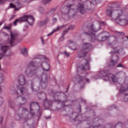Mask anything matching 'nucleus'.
<instances>
[{
	"label": "nucleus",
	"mask_w": 128,
	"mask_h": 128,
	"mask_svg": "<svg viewBox=\"0 0 128 128\" xmlns=\"http://www.w3.org/2000/svg\"><path fill=\"white\" fill-rule=\"evenodd\" d=\"M14 100L18 102V106H24V104H26V98L24 97H22V96H16Z\"/></svg>",
	"instance_id": "nucleus-12"
},
{
	"label": "nucleus",
	"mask_w": 128,
	"mask_h": 128,
	"mask_svg": "<svg viewBox=\"0 0 128 128\" xmlns=\"http://www.w3.org/2000/svg\"><path fill=\"white\" fill-rule=\"evenodd\" d=\"M52 0H42V3L43 4H50V2H52Z\"/></svg>",
	"instance_id": "nucleus-37"
},
{
	"label": "nucleus",
	"mask_w": 128,
	"mask_h": 128,
	"mask_svg": "<svg viewBox=\"0 0 128 128\" xmlns=\"http://www.w3.org/2000/svg\"><path fill=\"white\" fill-rule=\"evenodd\" d=\"M48 92L52 94L54 102H62L63 104L68 102V100H66V95L62 92L54 93L52 90H48Z\"/></svg>",
	"instance_id": "nucleus-5"
},
{
	"label": "nucleus",
	"mask_w": 128,
	"mask_h": 128,
	"mask_svg": "<svg viewBox=\"0 0 128 128\" xmlns=\"http://www.w3.org/2000/svg\"><path fill=\"white\" fill-rule=\"evenodd\" d=\"M39 10L42 14L44 12V8H42V6L40 7Z\"/></svg>",
	"instance_id": "nucleus-44"
},
{
	"label": "nucleus",
	"mask_w": 128,
	"mask_h": 128,
	"mask_svg": "<svg viewBox=\"0 0 128 128\" xmlns=\"http://www.w3.org/2000/svg\"><path fill=\"white\" fill-rule=\"evenodd\" d=\"M69 8H70V12H72L71 16H74L76 12V10L78 12L81 14H86V8H84V5L82 3H79L78 6L74 4H72L68 6Z\"/></svg>",
	"instance_id": "nucleus-4"
},
{
	"label": "nucleus",
	"mask_w": 128,
	"mask_h": 128,
	"mask_svg": "<svg viewBox=\"0 0 128 128\" xmlns=\"http://www.w3.org/2000/svg\"><path fill=\"white\" fill-rule=\"evenodd\" d=\"M10 6L11 8H16V4H14L12 3H10Z\"/></svg>",
	"instance_id": "nucleus-47"
},
{
	"label": "nucleus",
	"mask_w": 128,
	"mask_h": 128,
	"mask_svg": "<svg viewBox=\"0 0 128 128\" xmlns=\"http://www.w3.org/2000/svg\"><path fill=\"white\" fill-rule=\"evenodd\" d=\"M68 32V28H66L65 30H64L62 32V36L60 38V40H64V36Z\"/></svg>",
	"instance_id": "nucleus-31"
},
{
	"label": "nucleus",
	"mask_w": 128,
	"mask_h": 128,
	"mask_svg": "<svg viewBox=\"0 0 128 128\" xmlns=\"http://www.w3.org/2000/svg\"><path fill=\"white\" fill-rule=\"evenodd\" d=\"M36 74H38V69L36 68L30 67L25 70V74L28 78H32V76H36Z\"/></svg>",
	"instance_id": "nucleus-7"
},
{
	"label": "nucleus",
	"mask_w": 128,
	"mask_h": 128,
	"mask_svg": "<svg viewBox=\"0 0 128 128\" xmlns=\"http://www.w3.org/2000/svg\"><path fill=\"white\" fill-rule=\"evenodd\" d=\"M6 0H0V4H2Z\"/></svg>",
	"instance_id": "nucleus-58"
},
{
	"label": "nucleus",
	"mask_w": 128,
	"mask_h": 128,
	"mask_svg": "<svg viewBox=\"0 0 128 128\" xmlns=\"http://www.w3.org/2000/svg\"><path fill=\"white\" fill-rule=\"evenodd\" d=\"M72 116L73 118H78V114L76 112H74L72 113Z\"/></svg>",
	"instance_id": "nucleus-43"
},
{
	"label": "nucleus",
	"mask_w": 128,
	"mask_h": 128,
	"mask_svg": "<svg viewBox=\"0 0 128 128\" xmlns=\"http://www.w3.org/2000/svg\"><path fill=\"white\" fill-rule=\"evenodd\" d=\"M106 126L108 128H112V124H108L106 125Z\"/></svg>",
	"instance_id": "nucleus-55"
},
{
	"label": "nucleus",
	"mask_w": 128,
	"mask_h": 128,
	"mask_svg": "<svg viewBox=\"0 0 128 128\" xmlns=\"http://www.w3.org/2000/svg\"><path fill=\"white\" fill-rule=\"evenodd\" d=\"M120 2H117L113 4L112 6L108 7L107 16L112 18H118L122 14V10H116L120 8Z\"/></svg>",
	"instance_id": "nucleus-2"
},
{
	"label": "nucleus",
	"mask_w": 128,
	"mask_h": 128,
	"mask_svg": "<svg viewBox=\"0 0 128 128\" xmlns=\"http://www.w3.org/2000/svg\"><path fill=\"white\" fill-rule=\"evenodd\" d=\"M69 48H71L72 50H76V48H72V47L70 46Z\"/></svg>",
	"instance_id": "nucleus-62"
},
{
	"label": "nucleus",
	"mask_w": 128,
	"mask_h": 128,
	"mask_svg": "<svg viewBox=\"0 0 128 128\" xmlns=\"http://www.w3.org/2000/svg\"><path fill=\"white\" fill-rule=\"evenodd\" d=\"M4 74L0 73V84L4 82ZM2 92V88L0 86V92Z\"/></svg>",
	"instance_id": "nucleus-30"
},
{
	"label": "nucleus",
	"mask_w": 128,
	"mask_h": 128,
	"mask_svg": "<svg viewBox=\"0 0 128 128\" xmlns=\"http://www.w3.org/2000/svg\"><path fill=\"white\" fill-rule=\"evenodd\" d=\"M102 42H104V40H108V38H110V36H102Z\"/></svg>",
	"instance_id": "nucleus-41"
},
{
	"label": "nucleus",
	"mask_w": 128,
	"mask_h": 128,
	"mask_svg": "<svg viewBox=\"0 0 128 128\" xmlns=\"http://www.w3.org/2000/svg\"><path fill=\"white\" fill-rule=\"evenodd\" d=\"M52 22H58V18H53Z\"/></svg>",
	"instance_id": "nucleus-56"
},
{
	"label": "nucleus",
	"mask_w": 128,
	"mask_h": 128,
	"mask_svg": "<svg viewBox=\"0 0 128 128\" xmlns=\"http://www.w3.org/2000/svg\"><path fill=\"white\" fill-rule=\"evenodd\" d=\"M84 50H81L80 52H79L78 54V58H86V54H88V52H84Z\"/></svg>",
	"instance_id": "nucleus-21"
},
{
	"label": "nucleus",
	"mask_w": 128,
	"mask_h": 128,
	"mask_svg": "<svg viewBox=\"0 0 128 128\" xmlns=\"http://www.w3.org/2000/svg\"><path fill=\"white\" fill-rule=\"evenodd\" d=\"M104 122L102 118L97 116L94 119L92 126L94 128H102V124L100 122Z\"/></svg>",
	"instance_id": "nucleus-11"
},
{
	"label": "nucleus",
	"mask_w": 128,
	"mask_h": 128,
	"mask_svg": "<svg viewBox=\"0 0 128 128\" xmlns=\"http://www.w3.org/2000/svg\"><path fill=\"white\" fill-rule=\"evenodd\" d=\"M38 78L39 80V82H48V74L46 73H42L40 76L38 77Z\"/></svg>",
	"instance_id": "nucleus-13"
},
{
	"label": "nucleus",
	"mask_w": 128,
	"mask_h": 128,
	"mask_svg": "<svg viewBox=\"0 0 128 128\" xmlns=\"http://www.w3.org/2000/svg\"><path fill=\"white\" fill-rule=\"evenodd\" d=\"M16 17V16L15 15H12V17L10 18V22H12V19L13 18H14Z\"/></svg>",
	"instance_id": "nucleus-57"
},
{
	"label": "nucleus",
	"mask_w": 128,
	"mask_h": 128,
	"mask_svg": "<svg viewBox=\"0 0 128 128\" xmlns=\"http://www.w3.org/2000/svg\"><path fill=\"white\" fill-rule=\"evenodd\" d=\"M20 52L24 56H28V49L26 48H24L20 50Z\"/></svg>",
	"instance_id": "nucleus-29"
},
{
	"label": "nucleus",
	"mask_w": 128,
	"mask_h": 128,
	"mask_svg": "<svg viewBox=\"0 0 128 128\" xmlns=\"http://www.w3.org/2000/svg\"><path fill=\"white\" fill-rule=\"evenodd\" d=\"M63 11L64 12V14H71L72 12H70V7L68 6H65L63 8Z\"/></svg>",
	"instance_id": "nucleus-26"
},
{
	"label": "nucleus",
	"mask_w": 128,
	"mask_h": 128,
	"mask_svg": "<svg viewBox=\"0 0 128 128\" xmlns=\"http://www.w3.org/2000/svg\"><path fill=\"white\" fill-rule=\"evenodd\" d=\"M118 60H111L108 64V68H114L115 66L118 64Z\"/></svg>",
	"instance_id": "nucleus-22"
},
{
	"label": "nucleus",
	"mask_w": 128,
	"mask_h": 128,
	"mask_svg": "<svg viewBox=\"0 0 128 128\" xmlns=\"http://www.w3.org/2000/svg\"><path fill=\"white\" fill-rule=\"evenodd\" d=\"M2 120H3L2 117H0V124H2Z\"/></svg>",
	"instance_id": "nucleus-59"
},
{
	"label": "nucleus",
	"mask_w": 128,
	"mask_h": 128,
	"mask_svg": "<svg viewBox=\"0 0 128 128\" xmlns=\"http://www.w3.org/2000/svg\"><path fill=\"white\" fill-rule=\"evenodd\" d=\"M38 108H40V104L36 102H31L30 104V114L32 116H34V110H36Z\"/></svg>",
	"instance_id": "nucleus-10"
},
{
	"label": "nucleus",
	"mask_w": 128,
	"mask_h": 128,
	"mask_svg": "<svg viewBox=\"0 0 128 128\" xmlns=\"http://www.w3.org/2000/svg\"><path fill=\"white\" fill-rule=\"evenodd\" d=\"M86 100H84V99H81V102H84L86 103Z\"/></svg>",
	"instance_id": "nucleus-60"
},
{
	"label": "nucleus",
	"mask_w": 128,
	"mask_h": 128,
	"mask_svg": "<svg viewBox=\"0 0 128 128\" xmlns=\"http://www.w3.org/2000/svg\"><path fill=\"white\" fill-rule=\"evenodd\" d=\"M116 68H124V66L122 64H120L116 66Z\"/></svg>",
	"instance_id": "nucleus-52"
},
{
	"label": "nucleus",
	"mask_w": 128,
	"mask_h": 128,
	"mask_svg": "<svg viewBox=\"0 0 128 128\" xmlns=\"http://www.w3.org/2000/svg\"><path fill=\"white\" fill-rule=\"evenodd\" d=\"M19 20H20V24H22V22H28V24L30 26H32V24H30V21H28V20H31L32 22H34V16L32 15H24L21 18H19Z\"/></svg>",
	"instance_id": "nucleus-9"
},
{
	"label": "nucleus",
	"mask_w": 128,
	"mask_h": 128,
	"mask_svg": "<svg viewBox=\"0 0 128 128\" xmlns=\"http://www.w3.org/2000/svg\"><path fill=\"white\" fill-rule=\"evenodd\" d=\"M50 116H48V117H44L45 118H46V120H48L50 118Z\"/></svg>",
	"instance_id": "nucleus-64"
},
{
	"label": "nucleus",
	"mask_w": 128,
	"mask_h": 128,
	"mask_svg": "<svg viewBox=\"0 0 128 128\" xmlns=\"http://www.w3.org/2000/svg\"><path fill=\"white\" fill-rule=\"evenodd\" d=\"M115 34L118 36H124L126 34V33L118 31H115Z\"/></svg>",
	"instance_id": "nucleus-40"
},
{
	"label": "nucleus",
	"mask_w": 128,
	"mask_h": 128,
	"mask_svg": "<svg viewBox=\"0 0 128 128\" xmlns=\"http://www.w3.org/2000/svg\"><path fill=\"white\" fill-rule=\"evenodd\" d=\"M74 28V26L72 25L69 26V27L67 28L68 30H72Z\"/></svg>",
	"instance_id": "nucleus-45"
},
{
	"label": "nucleus",
	"mask_w": 128,
	"mask_h": 128,
	"mask_svg": "<svg viewBox=\"0 0 128 128\" xmlns=\"http://www.w3.org/2000/svg\"><path fill=\"white\" fill-rule=\"evenodd\" d=\"M48 14H50V16H52V15L54 14V13H53L52 12L51 10L48 11Z\"/></svg>",
	"instance_id": "nucleus-54"
},
{
	"label": "nucleus",
	"mask_w": 128,
	"mask_h": 128,
	"mask_svg": "<svg viewBox=\"0 0 128 128\" xmlns=\"http://www.w3.org/2000/svg\"><path fill=\"white\" fill-rule=\"evenodd\" d=\"M21 118H22V116L18 114L15 115V116H14V118L16 120H20Z\"/></svg>",
	"instance_id": "nucleus-39"
},
{
	"label": "nucleus",
	"mask_w": 128,
	"mask_h": 128,
	"mask_svg": "<svg viewBox=\"0 0 128 128\" xmlns=\"http://www.w3.org/2000/svg\"><path fill=\"white\" fill-rule=\"evenodd\" d=\"M16 80L20 85H17V90L16 92L17 94L22 95L26 94L28 92V88H31L32 92H36L38 90H40V87L34 86V83L32 80H30L26 82V76L24 75L21 74L18 76L16 78ZM26 84L27 86V88L24 87L22 86Z\"/></svg>",
	"instance_id": "nucleus-1"
},
{
	"label": "nucleus",
	"mask_w": 128,
	"mask_h": 128,
	"mask_svg": "<svg viewBox=\"0 0 128 128\" xmlns=\"http://www.w3.org/2000/svg\"><path fill=\"white\" fill-rule=\"evenodd\" d=\"M100 2H102V0H92V2L87 1L86 4H88V6H91L92 4H100Z\"/></svg>",
	"instance_id": "nucleus-25"
},
{
	"label": "nucleus",
	"mask_w": 128,
	"mask_h": 128,
	"mask_svg": "<svg viewBox=\"0 0 128 128\" xmlns=\"http://www.w3.org/2000/svg\"><path fill=\"white\" fill-rule=\"evenodd\" d=\"M114 108H118V106L116 105H112V106H110L107 108L108 110H112Z\"/></svg>",
	"instance_id": "nucleus-35"
},
{
	"label": "nucleus",
	"mask_w": 128,
	"mask_h": 128,
	"mask_svg": "<svg viewBox=\"0 0 128 128\" xmlns=\"http://www.w3.org/2000/svg\"><path fill=\"white\" fill-rule=\"evenodd\" d=\"M21 8H22V5L20 4V2H15L14 10H16V12H18V10H20Z\"/></svg>",
	"instance_id": "nucleus-28"
},
{
	"label": "nucleus",
	"mask_w": 128,
	"mask_h": 128,
	"mask_svg": "<svg viewBox=\"0 0 128 128\" xmlns=\"http://www.w3.org/2000/svg\"><path fill=\"white\" fill-rule=\"evenodd\" d=\"M48 82H39V84L40 88L43 90H46V86H48Z\"/></svg>",
	"instance_id": "nucleus-27"
},
{
	"label": "nucleus",
	"mask_w": 128,
	"mask_h": 128,
	"mask_svg": "<svg viewBox=\"0 0 128 128\" xmlns=\"http://www.w3.org/2000/svg\"><path fill=\"white\" fill-rule=\"evenodd\" d=\"M64 25H62V26H58V27H57V28L56 30H54L53 32H57V30H60V28H64Z\"/></svg>",
	"instance_id": "nucleus-42"
},
{
	"label": "nucleus",
	"mask_w": 128,
	"mask_h": 128,
	"mask_svg": "<svg viewBox=\"0 0 128 128\" xmlns=\"http://www.w3.org/2000/svg\"><path fill=\"white\" fill-rule=\"evenodd\" d=\"M92 48V45L90 43L84 42L82 46L83 50H90Z\"/></svg>",
	"instance_id": "nucleus-17"
},
{
	"label": "nucleus",
	"mask_w": 128,
	"mask_h": 128,
	"mask_svg": "<svg viewBox=\"0 0 128 128\" xmlns=\"http://www.w3.org/2000/svg\"><path fill=\"white\" fill-rule=\"evenodd\" d=\"M118 18H114L116 24H120V26H126L128 24V20L126 19H118Z\"/></svg>",
	"instance_id": "nucleus-18"
},
{
	"label": "nucleus",
	"mask_w": 128,
	"mask_h": 128,
	"mask_svg": "<svg viewBox=\"0 0 128 128\" xmlns=\"http://www.w3.org/2000/svg\"><path fill=\"white\" fill-rule=\"evenodd\" d=\"M22 107H20L18 110V114H20V116H23V113H22V110H23Z\"/></svg>",
	"instance_id": "nucleus-36"
},
{
	"label": "nucleus",
	"mask_w": 128,
	"mask_h": 128,
	"mask_svg": "<svg viewBox=\"0 0 128 128\" xmlns=\"http://www.w3.org/2000/svg\"><path fill=\"white\" fill-rule=\"evenodd\" d=\"M40 59L38 58H36L33 61H32L29 64L30 66H34L35 68H38V66H42V64H40Z\"/></svg>",
	"instance_id": "nucleus-15"
},
{
	"label": "nucleus",
	"mask_w": 128,
	"mask_h": 128,
	"mask_svg": "<svg viewBox=\"0 0 128 128\" xmlns=\"http://www.w3.org/2000/svg\"><path fill=\"white\" fill-rule=\"evenodd\" d=\"M50 22V19L48 18H46L43 21H39L38 22V26H46V24H48Z\"/></svg>",
	"instance_id": "nucleus-19"
},
{
	"label": "nucleus",
	"mask_w": 128,
	"mask_h": 128,
	"mask_svg": "<svg viewBox=\"0 0 128 128\" xmlns=\"http://www.w3.org/2000/svg\"><path fill=\"white\" fill-rule=\"evenodd\" d=\"M42 68L45 72H48L50 70V64L48 62H44L43 64H42Z\"/></svg>",
	"instance_id": "nucleus-20"
},
{
	"label": "nucleus",
	"mask_w": 128,
	"mask_h": 128,
	"mask_svg": "<svg viewBox=\"0 0 128 128\" xmlns=\"http://www.w3.org/2000/svg\"><path fill=\"white\" fill-rule=\"evenodd\" d=\"M114 128H123L122 124L120 122H117L114 127Z\"/></svg>",
	"instance_id": "nucleus-34"
},
{
	"label": "nucleus",
	"mask_w": 128,
	"mask_h": 128,
	"mask_svg": "<svg viewBox=\"0 0 128 128\" xmlns=\"http://www.w3.org/2000/svg\"><path fill=\"white\" fill-rule=\"evenodd\" d=\"M64 53L65 54L66 56H67V58H68L70 56V53L66 51H64Z\"/></svg>",
	"instance_id": "nucleus-53"
},
{
	"label": "nucleus",
	"mask_w": 128,
	"mask_h": 128,
	"mask_svg": "<svg viewBox=\"0 0 128 128\" xmlns=\"http://www.w3.org/2000/svg\"><path fill=\"white\" fill-rule=\"evenodd\" d=\"M12 23L9 24V27L10 28V29H12Z\"/></svg>",
	"instance_id": "nucleus-63"
},
{
	"label": "nucleus",
	"mask_w": 128,
	"mask_h": 128,
	"mask_svg": "<svg viewBox=\"0 0 128 128\" xmlns=\"http://www.w3.org/2000/svg\"><path fill=\"white\" fill-rule=\"evenodd\" d=\"M8 104L10 108H12L14 110H16V103L14 102L12 100H8Z\"/></svg>",
	"instance_id": "nucleus-24"
},
{
	"label": "nucleus",
	"mask_w": 128,
	"mask_h": 128,
	"mask_svg": "<svg viewBox=\"0 0 128 128\" xmlns=\"http://www.w3.org/2000/svg\"><path fill=\"white\" fill-rule=\"evenodd\" d=\"M54 31H52V32H51L50 34H47L48 36H50V34H54Z\"/></svg>",
	"instance_id": "nucleus-61"
},
{
	"label": "nucleus",
	"mask_w": 128,
	"mask_h": 128,
	"mask_svg": "<svg viewBox=\"0 0 128 128\" xmlns=\"http://www.w3.org/2000/svg\"><path fill=\"white\" fill-rule=\"evenodd\" d=\"M4 30H10V36L11 38V40L10 42V44L11 46V47L12 48L14 46V40H18V33L16 32H12L10 30V26H5L4 27Z\"/></svg>",
	"instance_id": "nucleus-6"
},
{
	"label": "nucleus",
	"mask_w": 128,
	"mask_h": 128,
	"mask_svg": "<svg viewBox=\"0 0 128 128\" xmlns=\"http://www.w3.org/2000/svg\"><path fill=\"white\" fill-rule=\"evenodd\" d=\"M103 74H103V76L105 78H104V80L108 82V80H110L111 82H116L118 80L114 76H112V74H108V70H104L102 72Z\"/></svg>",
	"instance_id": "nucleus-8"
},
{
	"label": "nucleus",
	"mask_w": 128,
	"mask_h": 128,
	"mask_svg": "<svg viewBox=\"0 0 128 128\" xmlns=\"http://www.w3.org/2000/svg\"><path fill=\"white\" fill-rule=\"evenodd\" d=\"M16 90V88H14V86H12L10 88V91L12 92H14Z\"/></svg>",
	"instance_id": "nucleus-49"
},
{
	"label": "nucleus",
	"mask_w": 128,
	"mask_h": 128,
	"mask_svg": "<svg viewBox=\"0 0 128 128\" xmlns=\"http://www.w3.org/2000/svg\"><path fill=\"white\" fill-rule=\"evenodd\" d=\"M128 87L127 88H124V86H122L120 91V94H125V96L124 98V102H128V94H126V92H128Z\"/></svg>",
	"instance_id": "nucleus-16"
},
{
	"label": "nucleus",
	"mask_w": 128,
	"mask_h": 128,
	"mask_svg": "<svg viewBox=\"0 0 128 128\" xmlns=\"http://www.w3.org/2000/svg\"><path fill=\"white\" fill-rule=\"evenodd\" d=\"M56 10H58V6L55 7L54 8H52L51 9V10H52V12L53 14H54L56 12Z\"/></svg>",
	"instance_id": "nucleus-48"
},
{
	"label": "nucleus",
	"mask_w": 128,
	"mask_h": 128,
	"mask_svg": "<svg viewBox=\"0 0 128 128\" xmlns=\"http://www.w3.org/2000/svg\"><path fill=\"white\" fill-rule=\"evenodd\" d=\"M83 60H84L85 64H81L80 67L82 70H90V61L88 59L84 58Z\"/></svg>",
	"instance_id": "nucleus-14"
},
{
	"label": "nucleus",
	"mask_w": 128,
	"mask_h": 128,
	"mask_svg": "<svg viewBox=\"0 0 128 128\" xmlns=\"http://www.w3.org/2000/svg\"><path fill=\"white\" fill-rule=\"evenodd\" d=\"M18 22H20V18L16 19L13 22V24H14V26H18Z\"/></svg>",
	"instance_id": "nucleus-38"
},
{
	"label": "nucleus",
	"mask_w": 128,
	"mask_h": 128,
	"mask_svg": "<svg viewBox=\"0 0 128 128\" xmlns=\"http://www.w3.org/2000/svg\"><path fill=\"white\" fill-rule=\"evenodd\" d=\"M40 39H41L42 42V44L44 46V44H46V42H44V37L41 36Z\"/></svg>",
	"instance_id": "nucleus-50"
},
{
	"label": "nucleus",
	"mask_w": 128,
	"mask_h": 128,
	"mask_svg": "<svg viewBox=\"0 0 128 128\" xmlns=\"http://www.w3.org/2000/svg\"><path fill=\"white\" fill-rule=\"evenodd\" d=\"M22 113H23V116L24 114H26V112H28V109L24 107H22Z\"/></svg>",
	"instance_id": "nucleus-46"
},
{
	"label": "nucleus",
	"mask_w": 128,
	"mask_h": 128,
	"mask_svg": "<svg viewBox=\"0 0 128 128\" xmlns=\"http://www.w3.org/2000/svg\"><path fill=\"white\" fill-rule=\"evenodd\" d=\"M3 100H4V99H2V98L0 97V106H2Z\"/></svg>",
	"instance_id": "nucleus-51"
},
{
	"label": "nucleus",
	"mask_w": 128,
	"mask_h": 128,
	"mask_svg": "<svg viewBox=\"0 0 128 128\" xmlns=\"http://www.w3.org/2000/svg\"><path fill=\"white\" fill-rule=\"evenodd\" d=\"M8 46H4L2 47L1 50L2 52L4 54L8 52Z\"/></svg>",
	"instance_id": "nucleus-33"
},
{
	"label": "nucleus",
	"mask_w": 128,
	"mask_h": 128,
	"mask_svg": "<svg viewBox=\"0 0 128 128\" xmlns=\"http://www.w3.org/2000/svg\"><path fill=\"white\" fill-rule=\"evenodd\" d=\"M100 30V28H96V27L94 26V24H91L90 26V28L89 30V32H85L86 34L89 36L90 38H91L90 41L92 42H96V40H98V42H102V37L104 36V32H101L97 36V38L96 36L98 32Z\"/></svg>",
	"instance_id": "nucleus-3"
},
{
	"label": "nucleus",
	"mask_w": 128,
	"mask_h": 128,
	"mask_svg": "<svg viewBox=\"0 0 128 128\" xmlns=\"http://www.w3.org/2000/svg\"><path fill=\"white\" fill-rule=\"evenodd\" d=\"M37 96H40V98H44L46 96V93L43 91H40L37 94Z\"/></svg>",
	"instance_id": "nucleus-32"
},
{
	"label": "nucleus",
	"mask_w": 128,
	"mask_h": 128,
	"mask_svg": "<svg viewBox=\"0 0 128 128\" xmlns=\"http://www.w3.org/2000/svg\"><path fill=\"white\" fill-rule=\"evenodd\" d=\"M46 103L48 104V108L52 106V102L48 98H46L44 102V108H48V104H46Z\"/></svg>",
	"instance_id": "nucleus-23"
}]
</instances>
